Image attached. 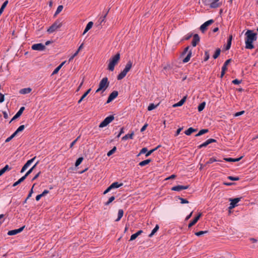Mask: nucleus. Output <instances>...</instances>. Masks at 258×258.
I'll return each mask as SVG.
<instances>
[{"instance_id":"obj_39","label":"nucleus","mask_w":258,"mask_h":258,"mask_svg":"<svg viewBox=\"0 0 258 258\" xmlns=\"http://www.w3.org/2000/svg\"><path fill=\"white\" fill-rule=\"evenodd\" d=\"M62 9H63V6L62 5L58 6L55 12L54 16H56L59 13H60L62 11Z\"/></svg>"},{"instance_id":"obj_54","label":"nucleus","mask_w":258,"mask_h":258,"mask_svg":"<svg viewBox=\"0 0 258 258\" xmlns=\"http://www.w3.org/2000/svg\"><path fill=\"white\" fill-rule=\"evenodd\" d=\"M34 185H35V184H33V186H32V188H31V190H30L29 193V194H28V196H27V199H29V198L31 197L32 194H33V187H34Z\"/></svg>"},{"instance_id":"obj_8","label":"nucleus","mask_w":258,"mask_h":258,"mask_svg":"<svg viewBox=\"0 0 258 258\" xmlns=\"http://www.w3.org/2000/svg\"><path fill=\"white\" fill-rule=\"evenodd\" d=\"M241 198H237L234 199H230L229 201L231 202L229 207V209H232L237 206V204L240 201Z\"/></svg>"},{"instance_id":"obj_22","label":"nucleus","mask_w":258,"mask_h":258,"mask_svg":"<svg viewBox=\"0 0 258 258\" xmlns=\"http://www.w3.org/2000/svg\"><path fill=\"white\" fill-rule=\"evenodd\" d=\"M93 25V23L92 22H89L87 24V25L84 30L83 34H85L86 33H87L92 27Z\"/></svg>"},{"instance_id":"obj_62","label":"nucleus","mask_w":258,"mask_h":258,"mask_svg":"<svg viewBox=\"0 0 258 258\" xmlns=\"http://www.w3.org/2000/svg\"><path fill=\"white\" fill-rule=\"evenodd\" d=\"M189 48H190V46H187L186 47H185V48H184V51H183V52H182V54H183H183H185L187 52H189V50H189Z\"/></svg>"},{"instance_id":"obj_29","label":"nucleus","mask_w":258,"mask_h":258,"mask_svg":"<svg viewBox=\"0 0 258 258\" xmlns=\"http://www.w3.org/2000/svg\"><path fill=\"white\" fill-rule=\"evenodd\" d=\"M191 50H190L187 55V56L183 59V62L184 63H186V62H187L190 57H191Z\"/></svg>"},{"instance_id":"obj_35","label":"nucleus","mask_w":258,"mask_h":258,"mask_svg":"<svg viewBox=\"0 0 258 258\" xmlns=\"http://www.w3.org/2000/svg\"><path fill=\"white\" fill-rule=\"evenodd\" d=\"M209 132L208 129H202L199 131V132L196 135V137L200 136L204 134H206Z\"/></svg>"},{"instance_id":"obj_11","label":"nucleus","mask_w":258,"mask_h":258,"mask_svg":"<svg viewBox=\"0 0 258 258\" xmlns=\"http://www.w3.org/2000/svg\"><path fill=\"white\" fill-rule=\"evenodd\" d=\"M216 142V140L214 139H209L207 140L206 141L204 142L203 144H201L200 146H199L198 148L201 149L203 147H206L208 145H209L211 143H215Z\"/></svg>"},{"instance_id":"obj_45","label":"nucleus","mask_w":258,"mask_h":258,"mask_svg":"<svg viewBox=\"0 0 258 258\" xmlns=\"http://www.w3.org/2000/svg\"><path fill=\"white\" fill-rule=\"evenodd\" d=\"M83 160V157H80L76 161V163H75V166L76 167L78 166L82 162Z\"/></svg>"},{"instance_id":"obj_37","label":"nucleus","mask_w":258,"mask_h":258,"mask_svg":"<svg viewBox=\"0 0 258 258\" xmlns=\"http://www.w3.org/2000/svg\"><path fill=\"white\" fill-rule=\"evenodd\" d=\"M220 160H218L215 158H211L206 163V165L207 164H210L213 163L214 162H220Z\"/></svg>"},{"instance_id":"obj_6","label":"nucleus","mask_w":258,"mask_h":258,"mask_svg":"<svg viewBox=\"0 0 258 258\" xmlns=\"http://www.w3.org/2000/svg\"><path fill=\"white\" fill-rule=\"evenodd\" d=\"M204 5L209 6L210 8H217L220 7L219 0H202Z\"/></svg>"},{"instance_id":"obj_48","label":"nucleus","mask_w":258,"mask_h":258,"mask_svg":"<svg viewBox=\"0 0 258 258\" xmlns=\"http://www.w3.org/2000/svg\"><path fill=\"white\" fill-rule=\"evenodd\" d=\"M228 179L232 180V181H238L239 179V178L237 176H229L228 177Z\"/></svg>"},{"instance_id":"obj_3","label":"nucleus","mask_w":258,"mask_h":258,"mask_svg":"<svg viewBox=\"0 0 258 258\" xmlns=\"http://www.w3.org/2000/svg\"><path fill=\"white\" fill-rule=\"evenodd\" d=\"M132 67V62L131 61H128L124 69L122 71L120 72V73L119 74V75L117 76V78L118 80H120L122 79L123 78L125 77L127 73L130 71L131 68Z\"/></svg>"},{"instance_id":"obj_27","label":"nucleus","mask_w":258,"mask_h":258,"mask_svg":"<svg viewBox=\"0 0 258 258\" xmlns=\"http://www.w3.org/2000/svg\"><path fill=\"white\" fill-rule=\"evenodd\" d=\"M232 40V36L230 35L228 38V39L227 40V45H226V50H228L230 49L231 45Z\"/></svg>"},{"instance_id":"obj_60","label":"nucleus","mask_w":258,"mask_h":258,"mask_svg":"<svg viewBox=\"0 0 258 258\" xmlns=\"http://www.w3.org/2000/svg\"><path fill=\"white\" fill-rule=\"evenodd\" d=\"M5 96L2 93H0V103H2L4 101Z\"/></svg>"},{"instance_id":"obj_30","label":"nucleus","mask_w":258,"mask_h":258,"mask_svg":"<svg viewBox=\"0 0 258 258\" xmlns=\"http://www.w3.org/2000/svg\"><path fill=\"white\" fill-rule=\"evenodd\" d=\"M134 135V134L133 132H132L131 134H126L122 138V140H126L128 139H132L133 138Z\"/></svg>"},{"instance_id":"obj_5","label":"nucleus","mask_w":258,"mask_h":258,"mask_svg":"<svg viewBox=\"0 0 258 258\" xmlns=\"http://www.w3.org/2000/svg\"><path fill=\"white\" fill-rule=\"evenodd\" d=\"M62 26V23L60 20H57L52 25L50 26L47 30V32L49 34L53 33Z\"/></svg>"},{"instance_id":"obj_16","label":"nucleus","mask_w":258,"mask_h":258,"mask_svg":"<svg viewBox=\"0 0 258 258\" xmlns=\"http://www.w3.org/2000/svg\"><path fill=\"white\" fill-rule=\"evenodd\" d=\"M200 40V37L198 34H195L193 36V39L191 41V45L193 47L196 46L197 44L199 42Z\"/></svg>"},{"instance_id":"obj_41","label":"nucleus","mask_w":258,"mask_h":258,"mask_svg":"<svg viewBox=\"0 0 258 258\" xmlns=\"http://www.w3.org/2000/svg\"><path fill=\"white\" fill-rule=\"evenodd\" d=\"M221 52V49L220 48H217L213 55V57L214 59H216L220 55Z\"/></svg>"},{"instance_id":"obj_7","label":"nucleus","mask_w":258,"mask_h":258,"mask_svg":"<svg viewBox=\"0 0 258 258\" xmlns=\"http://www.w3.org/2000/svg\"><path fill=\"white\" fill-rule=\"evenodd\" d=\"M114 119V116L112 115L106 117L99 124V127L102 128L106 126Z\"/></svg>"},{"instance_id":"obj_40","label":"nucleus","mask_w":258,"mask_h":258,"mask_svg":"<svg viewBox=\"0 0 258 258\" xmlns=\"http://www.w3.org/2000/svg\"><path fill=\"white\" fill-rule=\"evenodd\" d=\"M161 146L160 145H158L157 147H156L155 148L153 149H152L151 150H150L149 151H148L146 154V157H148L153 152H154V151H155L156 150H157V149H158Z\"/></svg>"},{"instance_id":"obj_12","label":"nucleus","mask_w":258,"mask_h":258,"mask_svg":"<svg viewBox=\"0 0 258 258\" xmlns=\"http://www.w3.org/2000/svg\"><path fill=\"white\" fill-rule=\"evenodd\" d=\"M24 228H25V226H24L19 229H14V230H12L9 231L8 232V235H16V234L22 232L23 230V229H24Z\"/></svg>"},{"instance_id":"obj_32","label":"nucleus","mask_w":258,"mask_h":258,"mask_svg":"<svg viewBox=\"0 0 258 258\" xmlns=\"http://www.w3.org/2000/svg\"><path fill=\"white\" fill-rule=\"evenodd\" d=\"M91 89H89L81 97L80 99L78 101V103H80L87 96V95L90 92Z\"/></svg>"},{"instance_id":"obj_33","label":"nucleus","mask_w":258,"mask_h":258,"mask_svg":"<svg viewBox=\"0 0 258 258\" xmlns=\"http://www.w3.org/2000/svg\"><path fill=\"white\" fill-rule=\"evenodd\" d=\"M159 228V225H156L155 228L152 230L151 233L149 235V236L150 237H152L154 235V234L158 230Z\"/></svg>"},{"instance_id":"obj_34","label":"nucleus","mask_w":258,"mask_h":258,"mask_svg":"<svg viewBox=\"0 0 258 258\" xmlns=\"http://www.w3.org/2000/svg\"><path fill=\"white\" fill-rule=\"evenodd\" d=\"M8 4V1H6L1 6V8H0V16L2 15L3 12H4V10L5 8L6 7L7 5Z\"/></svg>"},{"instance_id":"obj_59","label":"nucleus","mask_w":258,"mask_h":258,"mask_svg":"<svg viewBox=\"0 0 258 258\" xmlns=\"http://www.w3.org/2000/svg\"><path fill=\"white\" fill-rule=\"evenodd\" d=\"M244 110H242V111H239V112H237L236 113H235L234 114V116H239L240 115H242L243 114H244Z\"/></svg>"},{"instance_id":"obj_10","label":"nucleus","mask_w":258,"mask_h":258,"mask_svg":"<svg viewBox=\"0 0 258 258\" xmlns=\"http://www.w3.org/2000/svg\"><path fill=\"white\" fill-rule=\"evenodd\" d=\"M45 48V45L42 43H36L32 46V49L34 50L42 51L44 50Z\"/></svg>"},{"instance_id":"obj_25","label":"nucleus","mask_w":258,"mask_h":258,"mask_svg":"<svg viewBox=\"0 0 258 258\" xmlns=\"http://www.w3.org/2000/svg\"><path fill=\"white\" fill-rule=\"evenodd\" d=\"M38 163V161H37L33 166L23 176L25 178H26L32 172L33 170L34 169V168L36 166L37 164Z\"/></svg>"},{"instance_id":"obj_2","label":"nucleus","mask_w":258,"mask_h":258,"mask_svg":"<svg viewBox=\"0 0 258 258\" xmlns=\"http://www.w3.org/2000/svg\"><path fill=\"white\" fill-rule=\"evenodd\" d=\"M120 59V54L117 53L114 56H112L109 59V62L108 66V69L110 71L114 70V67L118 63Z\"/></svg>"},{"instance_id":"obj_14","label":"nucleus","mask_w":258,"mask_h":258,"mask_svg":"<svg viewBox=\"0 0 258 258\" xmlns=\"http://www.w3.org/2000/svg\"><path fill=\"white\" fill-rule=\"evenodd\" d=\"M36 158V157H34V158H32L30 160H29L27 161V162L24 164V165L23 166V167L21 169V172L22 173L24 172L26 169L31 165V164L34 161L35 159Z\"/></svg>"},{"instance_id":"obj_64","label":"nucleus","mask_w":258,"mask_h":258,"mask_svg":"<svg viewBox=\"0 0 258 258\" xmlns=\"http://www.w3.org/2000/svg\"><path fill=\"white\" fill-rule=\"evenodd\" d=\"M148 124L147 123H146L144 125V126L141 128V132H143L147 128V127L148 126Z\"/></svg>"},{"instance_id":"obj_24","label":"nucleus","mask_w":258,"mask_h":258,"mask_svg":"<svg viewBox=\"0 0 258 258\" xmlns=\"http://www.w3.org/2000/svg\"><path fill=\"white\" fill-rule=\"evenodd\" d=\"M241 158H242V157L238 158H224V160L227 162H235L239 161L240 160V159H241Z\"/></svg>"},{"instance_id":"obj_49","label":"nucleus","mask_w":258,"mask_h":258,"mask_svg":"<svg viewBox=\"0 0 258 258\" xmlns=\"http://www.w3.org/2000/svg\"><path fill=\"white\" fill-rule=\"evenodd\" d=\"M192 33H188L184 36L183 40H187L189 39L192 37Z\"/></svg>"},{"instance_id":"obj_56","label":"nucleus","mask_w":258,"mask_h":258,"mask_svg":"<svg viewBox=\"0 0 258 258\" xmlns=\"http://www.w3.org/2000/svg\"><path fill=\"white\" fill-rule=\"evenodd\" d=\"M25 128V125H20L17 129V132H20L23 131Z\"/></svg>"},{"instance_id":"obj_36","label":"nucleus","mask_w":258,"mask_h":258,"mask_svg":"<svg viewBox=\"0 0 258 258\" xmlns=\"http://www.w3.org/2000/svg\"><path fill=\"white\" fill-rule=\"evenodd\" d=\"M206 103L205 102H202L198 106V109L199 112L202 111L205 107Z\"/></svg>"},{"instance_id":"obj_38","label":"nucleus","mask_w":258,"mask_h":258,"mask_svg":"<svg viewBox=\"0 0 258 258\" xmlns=\"http://www.w3.org/2000/svg\"><path fill=\"white\" fill-rule=\"evenodd\" d=\"M25 179V177L24 176H22L21 178H20L18 181L15 182L13 184V186L15 187L17 185H18L19 184L21 183L22 181H23Z\"/></svg>"},{"instance_id":"obj_44","label":"nucleus","mask_w":258,"mask_h":258,"mask_svg":"<svg viewBox=\"0 0 258 258\" xmlns=\"http://www.w3.org/2000/svg\"><path fill=\"white\" fill-rule=\"evenodd\" d=\"M157 106H158V104L154 105L153 103H151L148 106V110L149 111H151V110L155 109L157 107Z\"/></svg>"},{"instance_id":"obj_57","label":"nucleus","mask_w":258,"mask_h":258,"mask_svg":"<svg viewBox=\"0 0 258 258\" xmlns=\"http://www.w3.org/2000/svg\"><path fill=\"white\" fill-rule=\"evenodd\" d=\"M232 82L233 84H234L235 85H238V84H239L240 83H241V80H239L238 79H235V80H233Z\"/></svg>"},{"instance_id":"obj_43","label":"nucleus","mask_w":258,"mask_h":258,"mask_svg":"<svg viewBox=\"0 0 258 258\" xmlns=\"http://www.w3.org/2000/svg\"><path fill=\"white\" fill-rule=\"evenodd\" d=\"M231 61L230 59H227L224 63L223 66L222 67V70H227V66L230 63Z\"/></svg>"},{"instance_id":"obj_42","label":"nucleus","mask_w":258,"mask_h":258,"mask_svg":"<svg viewBox=\"0 0 258 258\" xmlns=\"http://www.w3.org/2000/svg\"><path fill=\"white\" fill-rule=\"evenodd\" d=\"M109 10H108L105 13L104 15L101 17L100 18V24H101L102 22H104L105 21V18L106 17V16L107 15L108 13V12H109Z\"/></svg>"},{"instance_id":"obj_19","label":"nucleus","mask_w":258,"mask_h":258,"mask_svg":"<svg viewBox=\"0 0 258 258\" xmlns=\"http://www.w3.org/2000/svg\"><path fill=\"white\" fill-rule=\"evenodd\" d=\"M32 91L31 88H25L22 89L20 90L19 93L21 94H26L30 93Z\"/></svg>"},{"instance_id":"obj_26","label":"nucleus","mask_w":258,"mask_h":258,"mask_svg":"<svg viewBox=\"0 0 258 258\" xmlns=\"http://www.w3.org/2000/svg\"><path fill=\"white\" fill-rule=\"evenodd\" d=\"M123 215V211L122 209H119L118 211L117 218L115 220V221H119L122 217Z\"/></svg>"},{"instance_id":"obj_63","label":"nucleus","mask_w":258,"mask_h":258,"mask_svg":"<svg viewBox=\"0 0 258 258\" xmlns=\"http://www.w3.org/2000/svg\"><path fill=\"white\" fill-rule=\"evenodd\" d=\"M197 223L196 221H195L194 220H193L192 221H191L189 224H188V227H192V226H194L196 223Z\"/></svg>"},{"instance_id":"obj_46","label":"nucleus","mask_w":258,"mask_h":258,"mask_svg":"<svg viewBox=\"0 0 258 258\" xmlns=\"http://www.w3.org/2000/svg\"><path fill=\"white\" fill-rule=\"evenodd\" d=\"M116 150V147H114L111 150H110L107 154V155L108 156H111L112 154H113L115 151Z\"/></svg>"},{"instance_id":"obj_52","label":"nucleus","mask_w":258,"mask_h":258,"mask_svg":"<svg viewBox=\"0 0 258 258\" xmlns=\"http://www.w3.org/2000/svg\"><path fill=\"white\" fill-rule=\"evenodd\" d=\"M147 152V149L146 148H142L138 156H140L141 154H145Z\"/></svg>"},{"instance_id":"obj_1","label":"nucleus","mask_w":258,"mask_h":258,"mask_svg":"<svg viewBox=\"0 0 258 258\" xmlns=\"http://www.w3.org/2000/svg\"><path fill=\"white\" fill-rule=\"evenodd\" d=\"M245 48L251 49L254 48L253 42L256 40L257 34L253 32L252 30H247L245 33Z\"/></svg>"},{"instance_id":"obj_31","label":"nucleus","mask_w":258,"mask_h":258,"mask_svg":"<svg viewBox=\"0 0 258 258\" xmlns=\"http://www.w3.org/2000/svg\"><path fill=\"white\" fill-rule=\"evenodd\" d=\"M11 168L8 165H6L4 168L0 170V176L2 175L6 171L10 170Z\"/></svg>"},{"instance_id":"obj_58","label":"nucleus","mask_w":258,"mask_h":258,"mask_svg":"<svg viewBox=\"0 0 258 258\" xmlns=\"http://www.w3.org/2000/svg\"><path fill=\"white\" fill-rule=\"evenodd\" d=\"M80 138V136H79L77 138L76 140H75L73 142H72L70 145V148H72L74 145L76 144L78 139Z\"/></svg>"},{"instance_id":"obj_28","label":"nucleus","mask_w":258,"mask_h":258,"mask_svg":"<svg viewBox=\"0 0 258 258\" xmlns=\"http://www.w3.org/2000/svg\"><path fill=\"white\" fill-rule=\"evenodd\" d=\"M151 161V159H146L145 160H144V161H142L141 162H140L139 164V165L141 166V167H143V166H144L147 164H148L149 163H150Z\"/></svg>"},{"instance_id":"obj_13","label":"nucleus","mask_w":258,"mask_h":258,"mask_svg":"<svg viewBox=\"0 0 258 258\" xmlns=\"http://www.w3.org/2000/svg\"><path fill=\"white\" fill-rule=\"evenodd\" d=\"M118 92L116 91H113L108 96L106 103H109L114 99L118 95Z\"/></svg>"},{"instance_id":"obj_50","label":"nucleus","mask_w":258,"mask_h":258,"mask_svg":"<svg viewBox=\"0 0 258 258\" xmlns=\"http://www.w3.org/2000/svg\"><path fill=\"white\" fill-rule=\"evenodd\" d=\"M210 58V54L208 51H205V57H204V61H207Z\"/></svg>"},{"instance_id":"obj_9","label":"nucleus","mask_w":258,"mask_h":258,"mask_svg":"<svg viewBox=\"0 0 258 258\" xmlns=\"http://www.w3.org/2000/svg\"><path fill=\"white\" fill-rule=\"evenodd\" d=\"M214 23V20L212 19L209 20L206 22H205L204 24H203L201 27H200V30L201 31L204 33L207 29L209 26L211 25Z\"/></svg>"},{"instance_id":"obj_61","label":"nucleus","mask_w":258,"mask_h":258,"mask_svg":"<svg viewBox=\"0 0 258 258\" xmlns=\"http://www.w3.org/2000/svg\"><path fill=\"white\" fill-rule=\"evenodd\" d=\"M123 133H124V128L123 127H121L120 128V132H119V134L117 136V138H119L120 137V136H121V135Z\"/></svg>"},{"instance_id":"obj_51","label":"nucleus","mask_w":258,"mask_h":258,"mask_svg":"<svg viewBox=\"0 0 258 258\" xmlns=\"http://www.w3.org/2000/svg\"><path fill=\"white\" fill-rule=\"evenodd\" d=\"M207 233V231H200L196 232L195 235L198 236H201L202 235H203L205 233Z\"/></svg>"},{"instance_id":"obj_53","label":"nucleus","mask_w":258,"mask_h":258,"mask_svg":"<svg viewBox=\"0 0 258 258\" xmlns=\"http://www.w3.org/2000/svg\"><path fill=\"white\" fill-rule=\"evenodd\" d=\"M61 69V68H60L59 66H58L53 71V72H52V75H55V74H56L58 71H59V70Z\"/></svg>"},{"instance_id":"obj_4","label":"nucleus","mask_w":258,"mask_h":258,"mask_svg":"<svg viewBox=\"0 0 258 258\" xmlns=\"http://www.w3.org/2000/svg\"><path fill=\"white\" fill-rule=\"evenodd\" d=\"M109 86V82L107 77L103 78L99 83V88L96 91V92L102 91L103 92Z\"/></svg>"},{"instance_id":"obj_15","label":"nucleus","mask_w":258,"mask_h":258,"mask_svg":"<svg viewBox=\"0 0 258 258\" xmlns=\"http://www.w3.org/2000/svg\"><path fill=\"white\" fill-rule=\"evenodd\" d=\"M188 188V185H176L172 187L171 190L174 191H180L183 189H186Z\"/></svg>"},{"instance_id":"obj_55","label":"nucleus","mask_w":258,"mask_h":258,"mask_svg":"<svg viewBox=\"0 0 258 258\" xmlns=\"http://www.w3.org/2000/svg\"><path fill=\"white\" fill-rule=\"evenodd\" d=\"M178 199L180 200L181 204L188 203V201L185 199L179 197Z\"/></svg>"},{"instance_id":"obj_18","label":"nucleus","mask_w":258,"mask_h":258,"mask_svg":"<svg viewBox=\"0 0 258 258\" xmlns=\"http://www.w3.org/2000/svg\"><path fill=\"white\" fill-rule=\"evenodd\" d=\"M186 99V96H184L178 102L173 104V107H176L182 106L183 104V103L185 102Z\"/></svg>"},{"instance_id":"obj_47","label":"nucleus","mask_w":258,"mask_h":258,"mask_svg":"<svg viewBox=\"0 0 258 258\" xmlns=\"http://www.w3.org/2000/svg\"><path fill=\"white\" fill-rule=\"evenodd\" d=\"M115 199V197L114 196H112L111 197L109 198V199H108V201L106 202L105 203V205H109L112 201H113Z\"/></svg>"},{"instance_id":"obj_20","label":"nucleus","mask_w":258,"mask_h":258,"mask_svg":"<svg viewBox=\"0 0 258 258\" xmlns=\"http://www.w3.org/2000/svg\"><path fill=\"white\" fill-rule=\"evenodd\" d=\"M143 232V231L142 230H140L138 231L137 232H136V233L132 234L131 236L130 240L133 241V240H135L138 236L141 235Z\"/></svg>"},{"instance_id":"obj_23","label":"nucleus","mask_w":258,"mask_h":258,"mask_svg":"<svg viewBox=\"0 0 258 258\" xmlns=\"http://www.w3.org/2000/svg\"><path fill=\"white\" fill-rule=\"evenodd\" d=\"M197 131L196 129H195L191 127L188 128L187 130L184 132V133L187 136H189L191 133Z\"/></svg>"},{"instance_id":"obj_17","label":"nucleus","mask_w":258,"mask_h":258,"mask_svg":"<svg viewBox=\"0 0 258 258\" xmlns=\"http://www.w3.org/2000/svg\"><path fill=\"white\" fill-rule=\"evenodd\" d=\"M24 109H25L24 107H23V106L21 107L20 108V109L19 110V111L16 113V114L13 116V117L12 118V119H11V120L10 121V122H11L12 121H13V120H15L16 119L18 118V117H19L22 114Z\"/></svg>"},{"instance_id":"obj_21","label":"nucleus","mask_w":258,"mask_h":258,"mask_svg":"<svg viewBox=\"0 0 258 258\" xmlns=\"http://www.w3.org/2000/svg\"><path fill=\"white\" fill-rule=\"evenodd\" d=\"M123 185V183H118V182H113L110 185V188L111 189H113V188H118L121 186H122Z\"/></svg>"}]
</instances>
